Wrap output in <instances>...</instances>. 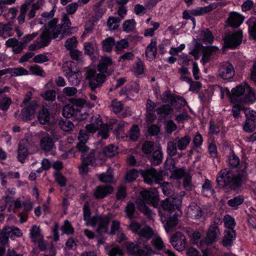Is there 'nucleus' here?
Wrapping results in <instances>:
<instances>
[{
    "label": "nucleus",
    "instance_id": "32",
    "mask_svg": "<svg viewBox=\"0 0 256 256\" xmlns=\"http://www.w3.org/2000/svg\"><path fill=\"white\" fill-rule=\"evenodd\" d=\"M12 27L10 24H3L0 23V36L4 38L12 36L13 34L12 32Z\"/></svg>",
    "mask_w": 256,
    "mask_h": 256
},
{
    "label": "nucleus",
    "instance_id": "58",
    "mask_svg": "<svg viewBox=\"0 0 256 256\" xmlns=\"http://www.w3.org/2000/svg\"><path fill=\"white\" fill-rule=\"evenodd\" d=\"M128 46V42L125 39L121 40L117 42H115V50L118 52Z\"/></svg>",
    "mask_w": 256,
    "mask_h": 256
},
{
    "label": "nucleus",
    "instance_id": "10",
    "mask_svg": "<svg viewBox=\"0 0 256 256\" xmlns=\"http://www.w3.org/2000/svg\"><path fill=\"white\" fill-rule=\"evenodd\" d=\"M161 98L164 102H170L172 105L179 104L180 107L184 106L186 104L184 98L172 94L168 90L162 93Z\"/></svg>",
    "mask_w": 256,
    "mask_h": 256
},
{
    "label": "nucleus",
    "instance_id": "44",
    "mask_svg": "<svg viewBox=\"0 0 256 256\" xmlns=\"http://www.w3.org/2000/svg\"><path fill=\"white\" fill-rule=\"evenodd\" d=\"M200 38L204 42L209 43H212L214 40L212 32L208 28L201 31Z\"/></svg>",
    "mask_w": 256,
    "mask_h": 256
},
{
    "label": "nucleus",
    "instance_id": "29",
    "mask_svg": "<svg viewBox=\"0 0 256 256\" xmlns=\"http://www.w3.org/2000/svg\"><path fill=\"white\" fill-rule=\"evenodd\" d=\"M40 144L43 150L49 152L52 149L54 146V142L52 138L46 134V136L42 138Z\"/></svg>",
    "mask_w": 256,
    "mask_h": 256
},
{
    "label": "nucleus",
    "instance_id": "63",
    "mask_svg": "<svg viewBox=\"0 0 256 256\" xmlns=\"http://www.w3.org/2000/svg\"><path fill=\"white\" fill-rule=\"evenodd\" d=\"M189 174L190 173L188 171H186L184 168H181L174 170L172 174L176 179L179 180L182 178H184L186 176V175Z\"/></svg>",
    "mask_w": 256,
    "mask_h": 256
},
{
    "label": "nucleus",
    "instance_id": "6",
    "mask_svg": "<svg viewBox=\"0 0 256 256\" xmlns=\"http://www.w3.org/2000/svg\"><path fill=\"white\" fill-rule=\"evenodd\" d=\"M246 86H247V84H244V86L239 85L235 88H232L231 93L226 88L227 94L232 102L236 103L237 102H242L244 96V94H246Z\"/></svg>",
    "mask_w": 256,
    "mask_h": 256
},
{
    "label": "nucleus",
    "instance_id": "2",
    "mask_svg": "<svg viewBox=\"0 0 256 256\" xmlns=\"http://www.w3.org/2000/svg\"><path fill=\"white\" fill-rule=\"evenodd\" d=\"M58 22V18H53L49 22L48 24L45 26V29L41 34L40 38L30 44L28 47V50L34 51L48 46L52 39L58 36L62 31L63 26L64 28H69L72 25L70 19L66 14L62 15L60 24H57Z\"/></svg>",
    "mask_w": 256,
    "mask_h": 256
},
{
    "label": "nucleus",
    "instance_id": "8",
    "mask_svg": "<svg viewBox=\"0 0 256 256\" xmlns=\"http://www.w3.org/2000/svg\"><path fill=\"white\" fill-rule=\"evenodd\" d=\"M242 37V31H238L233 34H228L224 38V46L235 48L241 43Z\"/></svg>",
    "mask_w": 256,
    "mask_h": 256
},
{
    "label": "nucleus",
    "instance_id": "18",
    "mask_svg": "<svg viewBox=\"0 0 256 256\" xmlns=\"http://www.w3.org/2000/svg\"><path fill=\"white\" fill-rule=\"evenodd\" d=\"M38 106L36 101H32L22 110V112L26 120H30L34 118L36 110L38 108Z\"/></svg>",
    "mask_w": 256,
    "mask_h": 256
},
{
    "label": "nucleus",
    "instance_id": "60",
    "mask_svg": "<svg viewBox=\"0 0 256 256\" xmlns=\"http://www.w3.org/2000/svg\"><path fill=\"white\" fill-rule=\"evenodd\" d=\"M110 107L112 111L116 113H119L123 108V104L121 102L118 101L116 100H114L112 102Z\"/></svg>",
    "mask_w": 256,
    "mask_h": 256
},
{
    "label": "nucleus",
    "instance_id": "5",
    "mask_svg": "<svg viewBox=\"0 0 256 256\" xmlns=\"http://www.w3.org/2000/svg\"><path fill=\"white\" fill-rule=\"evenodd\" d=\"M90 123L87 124L86 128L92 133L95 132L98 130V134L102 139H106L108 136L109 128L106 124H102V120L99 114H95L90 118Z\"/></svg>",
    "mask_w": 256,
    "mask_h": 256
},
{
    "label": "nucleus",
    "instance_id": "12",
    "mask_svg": "<svg viewBox=\"0 0 256 256\" xmlns=\"http://www.w3.org/2000/svg\"><path fill=\"white\" fill-rule=\"evenodd\" d=\"M141 174L144 178V181L148 184H152L154 182L158 183L160 180L159 174L156 170L153 168L142 170Z\"/></svg>",
    "mask_w": 256,
    "mask_h": 256
},
{
    "label": "nucleus",
    "instance_id": "59",
    "mask_svg": "<svg viewBox=\"0 0 256 256\" xmlns=\"http://www.w3.org/2000/svg\"><path fill=\"white\" fill-rule=\"evenodd\" d=\"M140 136V129L137 124L133 126L130 132V138L133 141L137 140Z\"/></svg>",
    "mask_w": 256,
    "mask_h": 256
},
{
    "label": "nucleus",
    "instance_id": "55",
    "mask_svg": "<svg viewBox=\"0 0 256 256\" xmlns=\"http://www.w3.org/2000/svg\"><path fill=\"white\" fill-rule=\"evenodd\" d=\"M139 172L136 169H132L128 172L126 175V180L128 182H132L135 180L138 177Z\"/></svg>",
    "mask_w": 256,
    "mask_h": 256
},
{
    "label": "nucleus",
    "instance_id": "4",
    "mask_svg": "<svg viewBox=\"0 0 256 256\" xmlns=\"http://www.w3.org/2000/svg\"><path fill=\"white\" fill-rule=\"evenodd\" d=\"M220 232L216 224H212L207 232L206 237L202 238L200 242V248H201L203 256H208L209 251L207 247L218 241Z\"/></svg>",
    "mask_w": 256,
    "mask_h": 256
},
{
    "label": "nucleus",
    "instance_id": "39",
    "mask_svg": "<svg viewBox=\"0 0 256 256\" xmlns=\"http://www.w3.org/2000/svg\"><path fill=\"white\" fill-rule=\"evenodd\" d=\"M178 224V218L176 216L174 215L170 217L167 220L166 224H164V228L166 232H169L172 230V228L176 226Z\"/></svg>",
    "mask_w": 256,
    "mask_h": 256
},
{
    "label": "nucleus",
    "instance_id": "62",
    "mask_svg": "<svg viewBox=\"0 0 256 256\" xmlns=\"http://www.w3.org/2000/svg\"><path fill=\"white\" fill-rule=\"evenodd\" d=\"M135 210L134 204L132 202L128 203L126 208V212L128 218H132L135 217Z\"/></svg>",
    "mask_w": 256,
    "mask_h": 256
},
{
    "label": "nucleus",
    "instance_id": "17",
    "mask_svg": "<svg viewBox=\"0 0 256 256\" xmlns=\"http://www.w3.org/2000/svg\"><path fill=\"white\" fill-rule=\"evenodd\" d=\"M244 20V17L242 15L233 12L230 14L226 22L232 27L238 28L242 23Z\"/></svg>",
    "mask_w": 256,
    "mask_h": 256
},
{
    "label": "nucleus",
    "instance_id": "22",
    "mask_svg": "<svg viewBox=\"0 0 256 256\" xmlns=\"http://www.w3.org/2000/svg\"><path fill=\"white\" fill-rule=\"evenodd\" d=\"M157 54L156 40L154 38L151 40L149 45L146 48V55L147 59L149 60H152L155 58Z\"/></svg>",
    "mask_w": 256,
    "mask_h": 256
},
{
    "label": "nucleus",
    "instance_id": "28",
    "mask_svg": "<svg viewBox=\"0 0 256 256\" xmlns=\"http://www.w3.org/2000/svg\"><path fill=\"white\" fill-rule=\"evenodd\" d=\"M84 50L86 54L91 56L98 52V44L94 40L85 42Z\"/></svg>",
    "mask_w": 256,
    "mask_h": 256
},
{
    "label": "nucleus",
    "instance_id": "20",
    "mask_svg": "<svg viewBox=\"0 0 256 256\" xmlns=\"http://www.w3.org/2000/svg\"><path fill=\"white\" fill-rule=\"evenodd\" d=\"M127 251L128 254L132 256H147L149 254L148 251H146L134 243H132L127 247Z\"/></svg>",
    "mask_w": 256,
    "mask_h": 256
},
{
    "label": "nucleus",
    "instance_id": "48",
    "mask_svg": "<svg viewBox=\"0 0 256 256\" xmlns=\"http://www.w3.org/2000/svg\"><path fill=\"white\" fill-rule=\"evenodd\" d=\"M30 236L34 242L42 238L39 226L36 225L32 226L30 230Z\"/></svg>",
    "mask_w": 256,
    "mask_h": 256
},
{
    "label": "nucleus",
    "instance_id": "56",
    "mask_svg": "<svg viewBox=\"0 0 256 256\" xmlns=\"http://www.w3.org/2000/svg\"><path fill=\"white\" fill-rule=\"evenodd\" d=\"M90 133H91L86 128V130H80L79 132L78 140H79L78 143H84L86 144L88 138Z\"/></svg>",
    "mask_w": 256,
    "mask_h": 256
},
{
    "label": "nucleus",
    "instance_id": "49",
    "mask_svg": "<svg viewBox=\"0 0 256 256\" xmlns=\"http://www.w3.org/2000/svg\"><path fill=\"white\" fill-rule=\"evenodd\" d=\"M78 40L76 36H72L68 38L64 44V46L68 50H72L76 48L78 45Z\"/></svg>",
    "mask_w": 256,
    "mask_h": 256
},
{
    "label": "nucleus",
    "instance_id": "51",
    "mask_svg": "<svg viewBox=\"0 0 256 256\" xmlns=\"http://www.w3.org/2000/svg\"><path fill=\"white\" fill-rule=\"evenodd\" d=\"M12 104V100L10 98L2 96H0V109L2 110H7L10 104Z\"/></svg>",
    "mask_w": 256,
    "mask_h": 256
},
{
    "label": "nucleus",
    "instance_id": "38",
    "mask_svg": "<svg viewBox=\"0 0 256 256\" xmlns=\"http://www.w3.org/2000/svg\"><path fill=\"white\" fill-rule=\"evenodd\" d=\"M58 124L62 130L66 132L72 130L74 127L72 122L67 118L60 120Z\"/></svg>",
    "mask_w": 256,
    "mask_h": 256
},
{
    "label": "nucleus",
    "instance_id": "21",
    "mask_svg": "<svg viewBox=\"0 0 256 256\" xmlns=\"http://www.w3.org/2000/svg\"><path fill=\"white\" fill-rule=\"evenodd\" d=\"M112 64V60L110 57H104L102 58L100 64L98 66V70L100 72L106 74L108 76L110 74L108 72V68Z\"/></svg>",
    "mask_w": 256,
    "mask_h": 256
},
{
    "label": "nucleus",
    "instance_id": "42",
    "mask_svg": "<svg viewBox=\"0 0 256 256\" xmlns=\"http://www.w3.org/2000/svg\"><path fill=\"white\" fill-rule=\"evenodd\" d=\"M213 192L212 182L208 179L205 180L204 184L202 186V193L204 196H208Z\"/></svg>",
    "mask_w": 256,
    "mask_h": 256
},
{
    "label": "nucleus",
    "instance_id": "40",
    "mask_svg": "<svg viewBox=\"0 0 256 256\" xmlns=\"http://www.w3.org/2000/svg\"><path fill=\"white\" fill-rule=\"evenodd\" d=\"M80 72L79 71L74 72L68 76L66 78L72 85L74 86H78L80 82Z\"/></svg>",
    "mask_w": 256,
    "mask_h": 256
},
{
    "label": "nucleus",
    "instance_id": "27",
    "mask_svg": "<svg viewBox=\"0 0 256 256\" xmlns=\"http://www.w3.org/2000/svg\"><path fill=\"white\" fill-rule=\"evenodd\" d=\"M174 140L177 144L178 149L183 150H186L189 145L191 141V138L188 135H186L180 138H176Z\"/></svg>",
    "mask_w": 256,
    "mask_h": 256
},
{
    "label": "nucleus",
    "instance_id": "24",
    "mask_svg": "<svg viewBox=\"0 0 256 256\" xmlns=\"http://www.w3.org/2000/svg\"><path fill=\"white\" fill-rule=\"evenodd\" d=\"M218 50L216 46H209L204 48L203 50L202 57L201 61L204 65L208 62L211 58V56Z\"/></svg>",
    "mask_w": 256,
    "mask_h": 256
},
{
    "label": "nucleus",
    "instance_id": "46",
    "mask_svg": "<svg viewBox=\"0 0 256 256\" xmlns=\"http://www.w3.org/2000/svg\"><path fill=\"white\" fill-rule=\"evenodd\" d=\"M117 147L112 144H110L104 148L103 153L107 157H112L117 154Z\"/></svg>",
    "mask_w": 256,
    "mask_h": 256
},
{
    "label": "nucleus",
    "instance_id": "41",
    "mask_svg": "<svg viewBox=\"0 0 256 256\" xmlns=\"http://www.w3.org/2000/svg\"><path fill=\"white\" fill-rule=\"evenodd\" d=\"M8 74H10L12 76H18L28 74V70L22 67L13 68H8Z\"/></svg>",
    "mask_w": 256,
    "mask_h": 256
},
{
    "label": "nucleus",
    "instance_id": "23",
    "mask_svg": "<svg viewBox=\"0 0 256 256\" xmlns=\"http://www.w3.org/2000/svg\"><path fill=\"white\" fill-rule=\"evenodd\" d=\"M188 213L191 218L195 220L200 219L203 215L201 208L195 204H192L189 206Z\"/></svg>",
    "mask_w": 256,
    "mask_h": 256
},
{
    "label": "nucleus",
    "instance_id": "19",
    "mask_svg": "<svg viewBox=\"0 0 256 256\" xmlns=\"http://www.w3.org/2000/svg\"><path fill=\"white\" fill-rule=\"evenodd\" d=\"M236 238V233L232 229H226L222 238V244L225 246H230Z\"/></svg>",
    "mask_w": 256,
    "mask_h": 256
},
{
    "label": "nucleus",
    "instance_id": "15",
    "mask_svg": "<svg viewBox=\"0 0 256 256\" xmlns=\"http://www.w3.org/2000/svg\"><path fill=\"white\" fill-rule=\"evenodd\" d=\"M180 202L179 199L173 197H169L162 202V206L164 210L168 212L178 209L180 208Z\"/></svg>",
    "mask_w": 256,
    "mask_h": 256
},
{
    "label": "nucleus",
    "instance_id": "61",
    "mask_svg": "<svg viewBox=\"0 0 256 256\" xmlns=\"http://www.w3.org/2000/svg\"><path fill=\"white\" fill-rule=\"evenodd\" d=\"M172 184L169 182H164L160 184V188L166 196L171 195L172 193Z\"/></svg>",
    "mask_w": 256,
    "mask_h": 256
},
{
    "label": "nucleus",
    "instance_id": "50",
    "mask_svg": "<svg viewBox=\"0 0 256 256\" xmlns=\"http://www.w3.org/2000/svg\"><path fill=\"white\" fill-rule=\"evenodd\" d=\"M177 144L174 141H170L168 142L167 144V152L168 154L173 156L177 154Z\"/></svg>",
    "mask_w": 256,
    "mask_h": 256
},
{
    "label": "nucleus",
    "instance_id": "25",
    "mask_svg": "<svg viewBox=\"0 0 256 256\" xmlns=\"http://www.w3.org/2000/svg\"><path fill=\"white\" fill-rule=\"evenodd\" d=\"M80 112L78 108H75L74 106L70 104L65 106L62 109V115L66 118L76 116Z\"/></svg>",
    "mask_w": 256,
    "mask_h": 256
},
{
    "label": "nucleus",
    "instance_id": "33",
    "mask_svg": "<svg viewBox=\"0 0 256 256\" xmlns=\"http://www.w3.org/2000/svg\"><path fill=\"white\" fill-rule=\"evenodd\" d=\"M38 121L42 124H48L50 120V112L48 110L43 108L38 112Z\"/></svg>",
    "mask_w": 256,
    "mask_h": 256
},
{
    "label": "nucleus",
    "instance_id": "1",
    "mask_svg": "<svg viewBox=\"0 0 256 256\" xmlns=\"http://www.w3.org/2000/svg\"><path fill=\"white\" fill-rule=\"evenodd\" d=\"M227 162L230 168H238V174H234L230 168L222 169L217 174L216 184L220 188L236 190L247 180L248 163L246 161L240 162V158L233 152L228 155Z\"/></svg>",
    "mask_w": 256,
    "mask_h": 256
},
{
    "label": "nucleus",
    "instance_id": "13",
    "mask_svg": "<svg viewBox=\"0 0 256 256\" xmlns=\"http://www.w3.org/2000/svg\"><path fill=\"white\" fill-rule=\"evenodd\" d=\"M28 146L29 144L26 139H22L19 142L18 148V160L22 163L24 162L26 158H27L29 154V152L28 150Z\"/></svg>",
    "mask_w": 256,
    "mask_h": 256
},
{
    "label": "nucleus",
    "instance_id": "9",
    "mask_svg": "<svg viewBox=\"0 0 256 256\" xmlns=\"http://www.w3.org/2000/svg\"><path fill=\"white\" fill-rule=\"evenodd\" d=\"M170 242L174 248L178 251L183 250L186 244L184 236L180 232H176L171 236Z\"/></svg>",
    "mask_w": 256,
    "mask_h": 256
},
{
    "label": "nucleus",
    "instance_id": "3",
    "mask_svg": "<svg viewBox=\"0 0 256 256\" xmlns=\"http://www.w3.org/2000/svg\"><path fill=\"white\" fill-rule=\"evenodd\" d=\"M84 220L86 222V226L95 227L98 225L96 232L100 236L108 232V224L111 220V214L95 215L90 217L91 212L89 208V204L86 202L83 208Z\"/></svg>",
    "mask_w": 256,
    "mask_h": 256
},
{
    "label": "nucleus",
    "instance_id": "45",
    "mask_svg": "<svg viewBox=\"0 0 256 256\" xmlns=\"http://www.w3.org/2000/svg\"><path fill=\"white\" fill-rule=\"evenodd\" d=\"M256 122L252 119L246 118L245 124L243 126L244 130L246 132H252L256 129Z\"/></svg>",
    "mask_w": 256,
    "mask_h": 256
},
{
    "label": "nucleus",
    "instance_id": "14",
    "mask_svg": "<svg viewBox=\"0 0 256 256\" xmlns=\"http://www.w3.org/2000/svg\"><path fill=\"white\" fill-rule=\"evenodd\" d=\"M114 188L110 185L98 186L94 191V196L96 199H102L112 194Z\"/></svg>",
    "mask_w": 256,
    "mask_h": 256
},
{
    "label": "nucleus",
    "instance_id": "53",
    "mask_svg": "<svg viewBox=\"0 0 256 256\" xmlns=\"http://www.w3.org/2000/svg\"><path fill=\"white\" fill-rule=\"evenodd\" d=\"M182 185L184 188L188 191H191L194 188V186L192 182V176L190 174L184 178Z\"/></svg>",
    "mask_w": 256,
    "mask_h": 256
},
{
    "label": "nucleus",
    "instance_id": "31",
    "mask_svg": "<svg viewBox=\"0 0 256 256\" xmlns=\"http://www.w3.org/2000/svg\"><path fill=\"white\" fill-rule=\"evenodd\" d=\"M12 230L10 226L4 228L0 232V244L6 245L8 242L9 237Z\"/></svg>",
    "mask_w": 256,
    "mask_h": 256
},
{
    "label": "nucleus",
    "instance_id": "34",
    "mask_svg": "<svg viewBox=\"0 0 256 256\" xmlns=\"http://www.w3.org/2000/svg\"><path fill=\"white\" fill-rule=\"evenodd\" d=\"M74 68H76V64L71 61L64 62L62 67V71L66 77L75 72Z\"/></svg>",
    "mask_w": 256,
    "mask_h": 256
},
{
    "label": "nucleus",
    "instance_id": "26",
    "mask_svg": "<svg viewBox=\"0 0 256 256\" xmlns=\"http://www.w3.org/2000/svg\"><path fill=\"white\" fill-rule=\"evenodd\" d=\"M104 74L102 72L98 74L94 78V81L89 82V86L92 90H94L96 88L100 86L101 84L104 82L106 78V74Z\"/></svg>",
    "mask_w": 256,
    "mask_h": 256
},
{
    "label": "nucleus",
    "instance_id": "47",
    "mask_svg": "<svg viewBox=\"0 0 256 256\" xmlns=\"http://www.w3.org/2000/svg\"><path fill=\"white\" fill-rule=\"evenodd\" d=\"M244 196H238L228 200L227 204L230 207L237 208L244 202Z\"/></svg>",
    "mask_w": 256,
    "mask_h": 256
},
{
    "label": "nucleus",
    "instance_id": "16",
    "mask_svg": "<svg viewBox=\"0 0 256 256\" xmlns=\"http://www.w3.org/2000/svg\"><path fill=\"white\" fill-rule=\"evenodd\" d=\"M140 194L144 202L148 204H152L153 205H155L158 200V194L156 191L144 190L140 192Z\"/></svg>",
    "mask_w": 256,
    "mask_h": 256
},
{
    "label": "nucleus",
    "instance_id": "37",
    "mask_svg": "<svg viewBox=\"0 0 256 256\" xmlns=\"http://www.w3.org/2000/svg\"><path fill=\"white\" fill-rule=\"evenodd\" d=\"M162 152L160 150H157L154 152L150 156V161L152 164L158 165L162 163Z\"/></svg>",
    "mask_w": 256,
    "mask_h": 256
},
{
    "label": "nucleus",
    "instance_id": "64",
    "mask_svg": "<svg viewBox=\"0 0 256 256\" xmlns=\"http://www.w3.org/2000/svg\"><path fill=\"white\" fill-rule=\"evenodd\" d=\"M29 69L32 74L35 75L43 76L44 74L43 69L37 64L31 66Z\"/></svg>",
    "mask_w": 256,
    "mask_h": 256
},
{
    "label": "nucleus",
    "instance_id": "36",
    "mask_svg": "<svg viewBox=\"0 0 256 256\" xmlns=\"http://www.w3.org/2000/svg\"><path fill=\"white\" fill-rule=\"evenodd\" d=\"M158 114L162 116L166 117L171 114L173 109L170 104H163L156 110Z\"/></svg>",
    "mask_w": 256,
    "mask_h": 256
},
{
    "label": "nucleus",
    "instance_id": "52",
    "mask_svg": "<svg viewBox=\"0 0 256 256\" xmlns=\"http://www.w3.org/2000/svg\"><path fill=\"white\" fill-rule=\"evenodd\" d=\"M246 94L244 96L242 102H253L255 100V96L252 92L251 88L247 85L246 86Z\"/></svg>",
    "mask_w": 256,
    "mask_h": 256
},
{
    "label": "nucleus",
    "instance_id": "54",
    "mask_svg": "<svg viewBox=\"0 0 256 256\" xmlns=\"http://www.w3.org/2000/svg\"><path fill=\"white\" fill-rule=\"evenodd\" d=\"M135 24L136 22L134 20H128L125 21L122 24L123 30L126 32H132L134 28Z\"/></svg>",
    "mask_w": 256,
    "mask_h": 256
},
{
    "label": "nucleus",
    "instance_id": "30",
    "mask_svg": "<svg viewBox=\"0 0 256 256\" xmlns=\"http://www.w3.org/2000/svg\"><path fill=\"white\" fill-rule=\"evenodd\" d=\"M115 45V40L113 37H108L102 42V50L104 52H110Z\"/></svg>",
    "mask_w": 256,
    "mask_h": 256
},
{
    "label": "nucleus",
    "instance_id": "35",
    "mask_svg": "<svg viewBox=\"0 0 256 256\" xmlns=\"http://www.w3.org/2000/svg\"><path fill=\"white\" fill-rule=\"evenodd\" d=\"M154 234L152 229L150 226H142L138 235L141 238H144L148 240H150Z\"/></svg>",
    "mask_w": 256,
    "mask_h": 256
},
{
    "label": "nucleus",
    "instance_id": "57",
    "mask_svg": "<svg viewBox=\"0 0 256 256\" xmlns=\"http://www.w3.org/2000/svg\"><path fill=\"white\" fill-rule=\"evenodd\" d=\"M142 228V224L134 220H132L128 226V228L132 232L138 234L140 233Z\"/></svg>",
    "mask_w": 256,
    "mask_h": 256
},
{
    "label": "nucleus",
    "instance_id": "11",
    "mask_svg": "<svg viewBox=\"0 0 256 256\" xmlns=\"http://www.w3.org/2000/svg\"><path fill=\"white\" fill-rule=\"evenodd\" d=\"M234 74V70L232 66L228 62L220 64L218 70V76L224 80H229Z\"/></svg>",
    "mask_w": 256,
    "mask_h": 256
},
{
    "label": "nucleus",
    "instance_id": "7",
    "mask_svg": "<svg viewBox=\"0 0 256 256\" xmlns=\"http://www.w3.org/2000/svg\"><path fill=\"white\" fill-rule=\"evenodd\" d=\"M98 154L95 150H92L86 156L82 158V163L79 167L80 174H86L88 171V166L93 164L96 161Z\"/></svg>",
    "mask_w": 256,
    "mask_h": 256
},
{
    "label": "nucleus",
    "instance_id": "43",
    "mask_svg": "<svg viewBox=\"0 0 256 256\" xmlns=\"http://www.w3.org/2000/svg\"><path fill=\"white\" fill-rule=\"evenodd\" d=\"M121 19L116 17L110 16L107 20V26L110 30H116L118 26Z\"/></svg>",
    "mask_w": 256,
    "mask_h": 256
}]
</instances>
